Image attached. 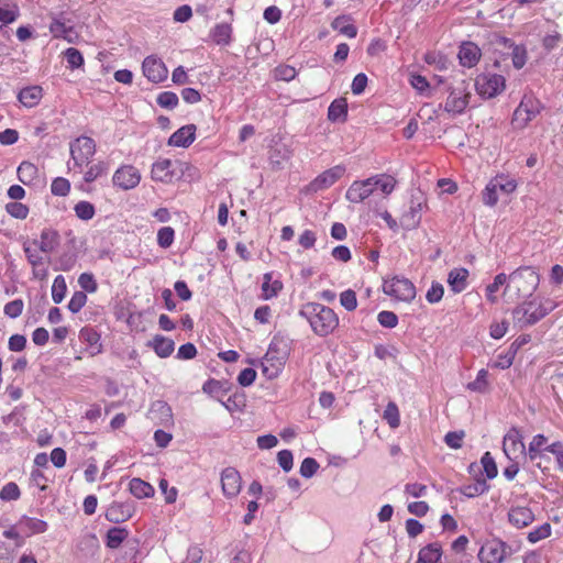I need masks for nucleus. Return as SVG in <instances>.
Masks as SVG:
<instances>
[{"label": "nucleus", "instance_id": "f257e3e1", "mask_svg": "<svg viewBox=\"0 0 563 563\" xmlns=\"http://www.w3.org/2000/svg\"><path fill=\"white\" fill-rule=\"evenodd\" d=\"M540 275L530 266H521L508 276L504 295L511 302L528 298L537 290Z\"/></svg>", "mask_w": 563, "mask_h": 563}, {"label": "nucleus", "instance_id": "f03ea898", "mask_svg": "<svg viewBox=\"0 0 563 563\" xmlns=\"http://www.w3.org/2000/svg\"><path fill=\"white\" fill-rule=\"evenodd\" d=\"M299 314L308 320L312 331L319 336H327L339 325V318L333 309L318 302L305 303Z\"/></svg>", "mask_w": 563, "mask_h": 563}, {"label": "nucleus", "instance_id": "7ed1b4c3", "mask_svg": "<svg viewBox=\"0 0 563 563\" xmlns=\"http://www.w3.org/2000/svg\"><path fill=\"white\" fill-rule=\"evenodd\" d=\"M552 307H547L542 301H539L537 298L523 301L518 305L512 310V316L515 322L519 325L520 329L530 327L539 322L543 319L550 311Z\"/></svg>", "mask_w": 563, "mask_h": 563}, {"label": "nucleus", "instance_id": "20e7f679", "mask_svg": "<svg viewBox=\"0 0 563 563\" xmlns=\"http://www.w3.org/2000/svg\"><path fill=\"white\" fill-rule=\"evenodd\" d=\"M287 355L288 352L286 344L274 339L271 342L262 362L263 374L268 378L276 377L285 364Z\"/></svg>", "mask_w": 563, "mask_h": 563}, {"label": "nucleus", "instance_id": "39448f33", "mask_svg": "<svg viewBox=\"0 0 563 563\" xmlns=\"http://www.w3.org/2000/svg\"><path fill=\"white\" fill-rule=\"evenodd\" d=\"M517 188L514 179L505 175H497L492 178L483 190V202L486 206L494 207L500 195H509Z\"/></svg>", "mask_w": 563, "mask_h": 563}, {"label": "nucleus", "instance_id": "423d86ee", "mask_svg": "<svg viewBox=\"0 0 563 563\" xmlns=\"http://www.w3.org/2000/svg\"><path fill=\"white\" fill-rule=\"evenodd\" d=\"M96 147L95 140L85 135L70 142L69 151L74 167L81 170L84 166H87L96 154Z\"/></svg>", "mask_w": 563, "mask_h": 563}, {"label": "nucleus", "instance_id": "0eeeda50", "mask_svg": "<svg viewBox=\"0 0 563 563\" xmlns=\"http://www.w3.org/2000/svg\"><path fill=\"white\" fill-rule=\"evenodd\" d=\"M383 290L386 295L393 296L401 301H411L416 297V287L415 285L407 278L404 277H394L389 282H385L383 285Z\"/></svg>", "mask_w": 563, "mask_h": 563}, {"label": "nucleus", "instance_id": "6e6552de", "mask_svg": "<svg viewBox=\"0 0 563 563\" xmlns=\"http://www.w3.org/2000/svg\"><path fill=\"white\" fill-rule=\"evenodd\" d=\"M468 84L463 80L459 86L451 88L444 104V110L454 115L464 112L468 106L471 92L467 90Z\"/></svg>", "mask_w": 563, "mask_h": 563}, {"label": "nucleus", "instance_id": "1a4fd4ad", "mask_svg": "<svg viewBox=\"0 0 563 563\" xmlns=\"http://www.w3.org/2000/svg\"><path fill=\"white\" fill-rule=\"evenodd\" d=\"M475 88L484 98H494L505 89V78L497 74H481L475 80Z\"/></svg>", "mask_w": 563, "mask_h": 563}, {"label": "nucleus", "instance_id": "9d476101", "mask_svg": "<svg viewBox=\"0 0 563 563\" xmlns=\"http://www.w3.org/2000/svg\"><path fill=\"white\" fill-rule=\"evenodd\" d=\"M23 251L29 264L32 266L33 278L38 280L45 279L48 275V268L44 257L41 255L40 249L33 241H27L23 244Z\"/></svg>", "mask_w": 563, "mask_h": 563}, {"label": "nucleus", "instance_id": "9b49d317", "mask_svg": "<svg viewBox=\"0 0 563 563\" xmlns=\"http://www.w3.org/2000/svg\"><path fill=\"white\" fill-rule=\"evenodd\" d=\"M426 201L419 191L411 196L409 209L400 217V225L406 230L416 229L421 221V213Z\"/></svg>", "mask_w": 563, "mask_h": 563}, {"label": "nucleus", "instance_id": "f8f14e48", "mask_svg": "<svg viewBox=\"0 0 563 563\" xmlns=\"http://www.w3.org/2000/svg\"><path fill=\"white\" fill-rule=\"evenodd\" d=\"M539 113V103L532 98L525 97L514 112L512 125L515 129H525Z\"/></svg>", "mask_w": 563, "mask_h": 563}, {"label": "nucleus", "instance_id": "ddd939ff", "mask_svg": "<svg viewBox=\"0 0 563 563\" xmlns=\"http://www.w3.org/2000/svg\"><path fill=\"white\" fill-rule=\"evenodd\" d=\"M519 429L511 428L504 437L503 450L510 461H515L519 456H526V445Z\"/></svg>", "mask_w": 563, "mask_h": 563}, {"label": "nucleus", "instance_id": "4468645a", "mask_svg": "<svg viewBox=\"0 0 563 563\" xmlns=\"http://www.w3.org/2000/svg\"><path fill=\"white\" fill-rule=\"evenodd\" d=\"M141 181V174L137 168L132 165H123L118 168L112 177L114 186L122 190H130L135 188Z\"/></svg>", "mask_w": 563, "mask_h": 563}, {"label": "nucleus", "instance_id": "2eb2a0df", "mask_svg": "<svg viewBox=\"0 0 563 563\" xmlns=\"http://www.w3.org/2000/svg\"><path fill=\"white\" fill-rule=\"evenodd\" d=\"M345 168L341 165H336L324 170L308 185V190L311 192H318L331 187L343 176Z\"/></svg>", "mask_w": 563, "mask_h": 563}, {"label": "nucleus", "instance_id": "dca6fc26", "mask_svg": "<svg viewBox=\"0 0 563 563\" xmlns=\"http://www.w3.org/2000/svg\"><path fill=\"white\" fill-rule=\"evenodd\" d=\"M222 493L227 498H233L239 495L242 488L240 473L234 467H227L221 473Z\"/></svg>", "mask_w": 563, "mask_h": 563}, {"label": "nucleus", "instance_id": "f3484780", "mask_svg": "<svg viewBox=\"0 0 563 563\" xmlns=\"http://www.w3.org/2000/svg\"><path fill=\"white\" fill-rule=\"evenodd\" d=\"M374 192L371 177L364 180H355L345 192V198L352 203H361Z\"/></svg>", "mask_w": 563, "mask_h": 563}, {"label": "nucleus", "instance_id": "a211bd4d", "mask_svg": "<svg viewBox=\"0 0 563 563\" xmlns=\"http://www.w3.org/2000/svg\"><path fill=\"white\" fill-rule=\"evenodd\" d=\"M506 556V544L500 541H492L484 544L478 559L482 563H501Z\"/></svg>", "mask_w": 563, "mask_h": 563}, {"label": "nucleus", "instance_id": "6ab92c4d", "mask_svg": "<svg viewBox=\"0 0 563 563\" xmlns=\"http://www.w3.org/2000/svg\"><path fill=\"white\" fill-rule=\"evenodd\" d=\"M142 68L144 76L152 82H161L167 78L168 70L165 64L156 57H146Z\"/></svg>", "mask_w": 563, "mask_h": 563}, {"label": "nucleus", "instance_id": "aec40b11", "mask_svg": "<svg viewBox=\"0 0 563 563\" xmlns=\"http://www.w3.org/2000/svg\"><path fill=\"white\" fill-rule=\"evenodd\" d=\"M134 510L132 501H113L106 511V519L114 523L124 522L133 516Z\"/></svg>", "mask_w": 563, "mask_h": 563}, {"label": "nucleus", "instance_id": "412c9836", "mask_svg": "<svg viewBox=\"0 0 563 563\" xmlns=\"http://www.w3.org/2000/svg\"><path fill=\"white\" fill-rule=\"evenodd\" d=\"M508 519L514 527L521 529L533 522L534 514L528 507L516 506L510 508Z\"/></svg>", "mask_w": 563, "mask_h": 563}, {"label": "nucleus", "instance_id": "4be33fe9", "mask_svg": "<svg viewBox=\"0 0 563 563\" xmlns=\"http://www.w3.org/2000/svg\"><path fill=\"white\" fill-rule=\"evenodd\" d=\"M195 137L196 125L188 124L174 132L168 140V144L177 147H188L195 141Z\"/></svg>", "mask_w": 563, "mask_h": 563}, {"label": "nucleus", "instance_id": "5701e85b", "mask_svg": "<svg viewBox=\"0 0 563 563\" xmlns=\"http://www.w3.org/2000/svg\"><path fill=\"white\" fill-rule=\"evenodd\" d=\"M481 58V49L472 42L463 43L460 46L459 59L462 66L473 67Z\"/></svg>", "mask_w": 563, "mask_h": 563}, {"label": "nucleus", "instance_id": "b1692460", "mask_svg": "<svg viewBox=\"0 0 563 563\" xmlns=\"http://www.w3.org/2000/svg\"><path fill=\"white\" fill-rule=\"evenodd\" d=\"M34 244L43 253H52L59 244V234L52 229H44L41 233L40 240H32Z\"/></svg>", "mask_w": 563, "mask_h": 563}, {"label": "nucleus", "instance_id": "393cba45", "mask_svg": "<svg viewBox=\"0 0 563 563\" xmlns=\"http://www.w3.org/2000/svg\"><path fill=\"white\" fill-rule=\"evenodd\" d=\"M442 547L439 542H432L421 548L416 563H442Z\"/></svg>", "mask_w": 563, "mask_h": 563}, {"label": "nucleus", "instance_id": "a878e982", "mask_svg": "<svg viewBox=\"0 0 563 563\" xmlns=\"http://www.w3.org/2000/svg\"><path fill=\"white\" fill-rule=\"evenodd\" d=\"M172 161L168 158L159 159L152 166V179L155 181L169 183L173 178L170 169Z\"/></svg>", "mask_w": 563, "mask_h": 563}, {"label": "nucleus", "instance_id": "bb28decb", "mask_svg": "<svg viewBox=\"0 0 563 563\" xmlns=\"http://www.w3.org/2000/svg\"><path fill=\"white\" fill-rule=\"evenodd\" d=\"M468 271L466 268H454L449 273L448 283L453 292H462L467 286Z\"/></svg>", "mask_w": 563, "mask_h": 563}, {"label": "nucleus", "instance_id": "cd10ccee", "mask_svg": "<svg viewBox=\"0 0 563 563\" xmlns=\"http://www.w3.org/2000/svg\"><path fill=\"white\" fill-rule=\"evenodd\" d=\"M41 98L42 88L38 86L23 88L18 95L19 101L27 108L36 106Z\"/></svg>", "mask_w": 563, "mask_h": 563}, {"label": "nucleus", "instance_id": "c85d7f7f", "mask_svg": "<svg viewBox=\"0 0 563 563\" xmlns=\"http://www.w3.org/2000/svg\"><path fill=\"white\" fill-rule=\"evenodd\" d=\"M331 26L333 30L350 38H354L357 35V27L351 23V18L349 15L336 16L332 21Z\"/></svg>", "mask_w": 563, "mask_h": 563}, {"label": "nucleus", "instance_id": "c756f323", "mask_svg": "<svg viewBox=\"0 0 563 563\" xmlns=\"http://www.w3.org/2000/svg\"><path fill=\"white\" fill-rule=\"evenodd\" d=\"M347 117V103L344 98L335 99L328 109V119L332 122H344Z\"/></svg>", "mask_w": 563, "mask_h": 563}, {"label": "nucleus", "instance_id": "7c9ffc66", "mask_svg": "<svg viewBox=\"0 0 563 563\" xmlns=\"http://www.w3.org/2000/svg\"><path fill=\"white\" fill-rule=\"evenodd\" d=\"M129 489L130 493L139 499L152 497L155 492L150 483L141 478H132L129 484Z\"/></svg>", "mask_w": 563, "mask_h": 563}, {"label": "nucleus", "instance_id": "2f4dec72", "mask_svg": "<svg viewBox=\"0 0 563 563\" xmlns=\"http://www.w3.org/2000/svg\"><path fill=\"white\" fill-rule=\"evenodd\" d=\"M79 338L89 344L91 347H95V351L91 352V355H96L101 353L102 345L99 343L100 334L95 331L92 328L85 327L79 332Z\"/></svg>", "mask_w": 563, "mask_h": 563}, {"label": "nucleus", "instance_id": "473e14b6", "mask_svg": "<svg viewBox=\"0 0 563 563\" xmlns=\"http://www.w3.org/2000/svg\"><path fill=\"white\" fill-rule=\"evenodd\" d=\"M506 45L512 48L511 59L514 67L517 69L522 68L527 62V49L523 45H516L511 40L504 38Z\"/></svg>", "mask_w": 563, "mask_h": 563}, {"label": "nucleus", "instance_id": "72a5a7b5", "mask_svg": "<svg viewBox=\"0 0 563 563\" xmlns=\"http://www.w3.org/2000/svg\"><path fill=\"white\" fill-rule=\"evenodd\" d=\"M488 489H489V485L487 484L486 479L477 478L474 483L462 486L460 492L464 496H466L468 498H473V497L483 495Z\"/></svg>", "mask_w": 563, "mask_h": 563}, {"label": "nucleus", "instance_id": "f704fd0d", "mask_svg": "<svg viewBox=\"0 0 563 563\" xmlns=\"http://www.w3.org/2000/svg\"><path fill=\"white\" fill-rule=\"evenodd\" d=\"M49 31L54 37H63L68 42H71L69 34L73 33V26L67 25L65 20L62 18H55L49 24Z\"/></svg>", "mask_w": 563, "mask_h": 563}, {"label": "nucleus", "instance_id": "c9c22d12", "mask_svg": "<svg viewBox=\"0 0 563 563\" xmlns=\"http://www.w3.org/2000/svg\"><path fill=\"white\" fill-rule=\"evenodd\" d=\"M232 27L228 23L217 24L211 31L212 40L219 45H228L231 41Z\"/></svg>", "mask_w": 563, "mask_h": 563}, {"label": "nucleus", "instance_id": "e433bc0d", "mask_svg": "<svg viewBox=\"0 0 563 563\" xmlns=\"http://www.w3.org/2000/svg\"><path fill=\"white\" fill-rule=\"evenodd\" d=\"M374 189L379 188L385 195L391 194L396 186V179L386 174L371 177Z\"/></svg>", "mask_w": 563, "mask_h": 563}, {"label": "nucleus", "instance_id": "4c0bfd02", "mask_svg": "<svg viewBox=\"0 0 563 563\" xmlns=\"http://www.w3.org/2000/svg\"><path fill=\"white\" fill-rule=\"evenodd\" d=\"M155 353L159 357H167L174 352V341L161 335H156L154 338V344H153Z\"/></svg>", "mask_w": 563, "mask_h": 563}, {"label": "nucleus", "instance_id": "58836bf2", "mask_svg": "<svg viewBox=\"0 0 563 563\" xmlns=\"http://www.w3.org/2000/svg\"><path fill=\"white\" fill-rule=\"evenodd\" d=\"M108 172L109 164L104 161H98L96 164L91 165L85 173L84 180L86 183H92L99 179L101 176L107 175Z\"/></svg>", "mask_w": 563, "mask_h": 563}, {"label": "nucleus", "instance_id": "ea45409f", "mask_svg": "<svg viewBox=\"0 0 563 563\" xmlns=\"http://www.w3.org/2000/svg\"><path fill=\"white\" fill-rule=\"evenodd\" d=\"M37 177V167L30 162H22L18 167V178L24 185L32 183Z\"/></svg>", "mask_w": 563, "mask_h": 563}, {"label": "nucleus", "instance_id": "a19ab883", "mask_svg": "<svg viewBox=\"0 0 563 563\" xmlns=\"http://www.w3.org/2000/svg\"><path fill=\"white\" fill-rule=\"evenodd\" d=\"M21 529L27 530L31 533H43L47 530V523L43 520L30 517H22L19 522Z\"/></svg>", "mask_w": 563, "mask_h": 563}, {"label": "nucleus", "instance_id": "79ce46f5", "mask_svg": "<svg viewBox=\"0 0 563 563\" xmlns=\"http://www.w3.org/2000/svg\"><path fill=\"white\" fill-rule=\"evenodd\" d=\"M128 531L124 528H111L107 533V547L117 549L126 539Z\"/></svg>", "mask_w": 563, "mask_h": 563}, {"label": "nucleus", "instance_id": "37998d69", "mask_svg": "<svg viewBox=\"0 0 563 563\" xmlns=\"http://www.w3.org/2000/svg\"><path fill=\"white\" fill-rule=\"evenodd\" d=\"M67 290L65 278L62 275L55 277L52 286V299L55 303H60Z\"/></svg>", "mask_w": 563, "mask_h": 563}, {"label": "nucleus", "instance_id": "c03bdc74", "mask_svg": "<svg viewBox=\"0 0 563 563\" xmlns=\"http://www.w3.org/2000/svg\"><path fill=\"white\" fill-rule=\"evenodd\" d=\"M74 210L76 216L84 221L91 220L96 213L93 205L85 200L76 203Z\"/></svg>", "mask_w": 563, "mask_h": 563}, {"label": "nucleus", "instance_id": "a18cd8bd", "mask_svg": "<svg viewBox=\"0 0 563 563\" xmlns=\"http://www.w3.org/2000/svg\"><path fill=\"white\" fill-rule=\"evenodd\" d=\"M488 372L486 369H481L477 373L476 379L467 384V389L476 393H485L488 388Z\"/></svg>", "mask_w": 563, "mask_h": 563}, {"label": "nucleus", "instance_id": "49530a36", "mask_svg": "<svg viewBox=\"0 0 563 563\" xmlns=\"http://www.w3.org/2000/svg\"><path fill=\"white\" fill-rule=\"evenodd\" d=\"M545 453V451L538 450L536 453L527 451L525 459H529L539 470L547 471L549 470L550 457Z\"/></svg>", "mask_w": 563, "mask_h": 563}, {"label": "nucleus", "instance_id": "de8ad7c7", "mask_svg": "<svg viewBox=\"0 0 563 563\" xmlns=\"http://www.w3.org/2000/svg\"><path fill=\"white\" fill-rule=\"evenodd\" d=\"M383 418L387 421L390 428H397L400 424L399 410L395 402H389L385 410Z\"/></svg>", "mask_w": 563, "mask_h": 563}, {"label": "nucleus", "instance_id": "09e8293b", "mask_svg": "<svg viewBox=\"0 0 563 563\" xmlns=\"http://www.w3.org/2000/svg\"><path fill=\"white\" fill-rule=\"evenodd\" d=\"M271 282H272V273L264 274V283L262 285L264 299H271V298L277 296L278 291L282 290V288H283L282 283L278 280H275L272 283V290L268 291V283H271Z\"/></svg>", "mask_w": 563, "mask_h": 563}, {"label": "nucleus", "instance_id": "8fccbe9b", "mask_svg": "<svg viewBox=\"0 0 563 563\" xmlns=\"http://www.w3.org/2000/svg\"><path fill=\"white\" fill-rule=\"evenodd\" d=\"M424 62L428 64V65H432L435 67V69L438 70H444L448 68V59L446 57L439 53V52H428L426 55H424Z\"/></svg>", "mask_w": 563, "mask_h": 563}, {"label": "nucleus", "instance_id": "3c124183", "mask_svg": "<svg viewBox=\"0 0 563 563\" xmlns=\"http://www.w3.org/2000/svg\"><path fill=\"white\" fill-rule=\"evenodd\" d=\"M5 211L13 218L23 220L29 214V208L27 206L19 202L13 201L5 205Z\"/></svg>", "mask_w": 563, "mask_h": 563}, {"label": "nucleus", "instance_id": "603ef678", "mask_svg": "<svg viewBox=\"0 0 563 563\" xmlns=\"http://www.w3.org/2000/svg\"><path fill=\"white\" fill-rule=\"evenodd\" d=\"M551 525L545 522L528 533V541L537 543L551 536Z\"/></svg>", "mask_w": 563, "mask_h": 563}, {"label": "nucleus", "instance_id": "864d4df0", "mask_svg": "<svg viewBox=\"0 0 563 563\" xmlns=\"http://www.w3.org/2000/svg\"><path fill=\"white\" fill-rule=\"evenodd\" d=\"M481 463L488 479H493L497 476V465L489 452L484 453L481 459Z\"/></svg>", "mask_w": 563, "mask_h": 563}, {"label": "nucleus", "instance_id": "5fc2aeb1", "mask_svg": "<svg viewBox=\"0 0 563 563\" xmlns=\"http://www.w3.org/2000/svg\"><path fill=\"white\" fill-rule=\"evenodd\" d=\"M70 190V184L66 178L57 177L52 181L51 191L54 196L65 197Z\"/></svg>", "mask_w": 563, "mask_h": 563}, {"label": "nucleus", "instance_id": "6e6d98bb", "mask_svg": "<svg viewBox=\"0 0 563 563\" xmlns=\"http://www.w3.org/2000/svg\"><path fill=\"white\" fill-rule=\"evenodd\" d=\"M175 231L170 227L161 228L157 232V243L161 247L167 249L174 242Z\"/></svg>", "mask_w": 563, "mask_h": 563}, {"label": "nucleus", "instance_id": "4d7b16f0", "mask_svg": "<svg viewBox=\"0 0 563 563\" xmlns=\"http://www.w3.org/2000/svg\"><path fill=\"white\" fill-rule=\"evenodd\" d=\"M156 101L162 108L174 109L178 104V96L172 91H164L157 96Z\"/></svg>", "mask_w": 563, "mask_h": 563}, {"label": "nucleus", "instance_id": "13d9d810", "mask_svg": "<svg viewBox=\"0 0 563 563\" xmlns=\"http://www.w3.org/2000/svg\"><path fill=\"white\" fill-rule=\"evenodd\" d=\"M65 57L68 63L69 68L75 69L79 68L84 64L82 54L74 47H69L65 51Z\"/></svg>", "mask_w": 563, "mask_h": 563}, {"label": "nucleus", "instance_id": "bf43d9fd", "mask_svg": "<svg viewBox=\"0 0 563 563\" xmlns=\"http://www.w3.org/2000/svg\"><path fill=\"white\" fill-rule=\"evenodd\" d=\"M24 302L22 299H14L5 303L3 312L9 318L15 319L22 314Z\"/></svg>", "mask_w": 563, "mask_h": 563}, {"label": "nucleus", "instance_id": "052dcab7", "mask_svg": "<svg viewBox=\"0 0 563 563\" xmlns=\"http://www.w3.org/2000/svg\"><path fill=\"white\" fill-rule=\"evenodd\" d=\"M87 302V295L85 291H75L68 302V309L73 313H77Z\"/></svg>", "mask_w": 563, "mask_h": 563}, {"label": "nucleus", "instance_id": "680f3d73", "mask_svg": "<svg viewBox=\"0 0 563 563\" xmlns=\"http://www.w3.org/2000/svg\"><path fill=\"white\" fill-rule=\"evenodd\" d=\"M319 468V463L313 457H306L300 465V475L310 478Z\"/></svg>", "mask_w": 563, "mask_h": 563}, {"label": "nucleus", "instance_id": "e2e57ef3", "mask_svg": "<svg viewBox=\"0 0 563 563\" xmlns=\"http://www.w3.org/2000/svg\"><path fill=\"white\" fill-rule=\"evenodd\" d=\"M20 488L13 483H7L0 490V498L2 500H16L20 497Z\"/></svg>", "mask_w": 563, "mask_h": 563}, {"label": "nucleus", "instance_id": "0e129e2a", "mask_svg": "<svg viewBox=\"0 0 563 563\" xmlns=\"http://www.w3.org/2000/svg\"><path fill=\"white\" fill-rule=\"evenodd\" d=\"M341 305L347 310L353 311L357 307L356 294L352 289L344 290L340 295Z\"/></svg>", "mask_w": 563, "mask_h": 563}, {"label": "nucleus", "instance_id": "69168bd1", "mask_svg": "<svg viewBox=\"0 0 563 563\" xmlns=\"http://www.w3.org/2000/svg\"><path fill=\"white\" fill-rule=\"evenodd\" d=\"M464 437V431H451L445 434L444 442L451 449L457 450L462 448Z\"/></svg>", "mask_w": 563, "mask_h": 563}, {"label": "nucleus", "instance_id": "338daca9", "mask_svg": "<svg viewBox=\"0 0 563 563\" xmlns=\"http://www.w3.org/2000/svg\"><path fill=\"white\" fill-rule=\"evenodd\" d=\"M79 286L88 292H96L98 284L91 273H82L78 278Z\"/></svg>", "mask_w": 563, "mask_h": 563}, {"label": "nucleus", "instance_id": "774afa93", "mask_svg": "<svg viewBox=\"0 0 563 563\" xmlns=\"http://www.w3.org/2000/svg\"><path fill=\"white\" fill-rule=\"evenodd\" d=\"M545 450L555 456L559 470L563 471V443L554 442L545 446Z\"/></svg>", "mask_w": 563, "mask_h": 563}]
</instances>
